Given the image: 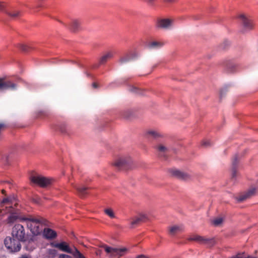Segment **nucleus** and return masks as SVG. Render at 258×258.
I'll list each match as a JSON object with an SVG mask.
<instances>
[{"mask_svg": "<svg viewBox=\"0 0 258 258\" xmlns=\"http://www.w3.org/2000/svg\"><path fill=\"white\" fill-rule=\"evenodd\" d=\"M189 241H195L201 244L212 245L214 241L213 239L206 238L198 235H194L188 238Z\"/></svg>", "mask_w": 258, "mask_h": 258, "instance_id": "9", "label": "nucleus"}, {"mask_svg": "<svg viewBox=\"0 0 258 258\" xmlns=\"http://www.w3.org/2000/svg\"><path fill=\"white\" fill-rule=\"evenodd\" d=\"M9 209H9V210H8V211H9V212H13V210H12L13 207H12V206H10L9 207Z\"/></svg>", "mask_w": 258, "mask_h": 258, "instance_id": "42", "label": "nucleus"}, {"mask_svg": "<svg viewBox=\"0 0 258 258\" xmlns=\"http://www.w3.org/2000/svg\"><path fill=\"white\" fill-rule=\"evenodd\" d=\"M113 56V53L111 51H109L105 53L100 57L99 60V64H104L107 61L108 59L112 58Z\"/></svg>", "mask_w": 258, "mask_h": 258, "instance_id": "19", "label": "nucleus"}, {"mask_svg": "<svg viewBox=\"0 0 258 258\" xmlns=\"http://www.w3.org/2000/svg\"><path fill=\"white\" fill-rule=\"evenodd\" d=\"M59 258H72V257L67 254H61L59 255Z\"/></svg>", "mask_w": 258, "mask_h": 258, "instance_id": "37", "label": "nucleus"}, {"mask_svg": "<svg viewBox=\"0 0 258 258\" xmlns=\"http://www.w3.org/2000/svg\"><path fill=\"white\" fill-rule=\"evenodd\" d=\"M130 91L131 92L135 93H139V89L136 87H132L130 88Z\"/></svg>", "mask_w": 258, "mask_h": 258, "instance_id": "35", "label": "nucleus"}, {"mask_svg": "<svg viewBox=\"0 0 258 258\" xmlns=\"http://www.w3.org/2000/svg\"><path fill=\"white\" fill-rule=\"evenodd\" d=\"M43 235L44 237L47 239H54L57 236L56 232L50 228H44Z\"/></svg>", "mask_w": 258, "mask_h": 258, "instance_id": "15", "label": "nucleus"}, {"mask_svg": "<svg viewBox=\"0 0 258 258\" xmlns=\"http://www.w3.org/2000/svg\"><path fill=\"white\" fill-rule=\"evenodd\" d=\"M93 87H94V88H97V84H96V83H94L93 84Z\"/></svg>", "mask_w": 258, "mask_h": 258, "instance_id": "43", "label": "nucleus"}, {"mask_svg": "<svg viewBox=\"0 0 258 258\" xmlns=\"http://www.w3.org/2000/svg\"><path fill=\"white\" fill-rule=\"evenodd\" d=\"M236 66L233 63H229L226 66V72L228 73H232L236 71Z\"/></svg>", "mask_w": 258, "mask_h": 258, "instance_id": "26", "label": "nucleus"}, {"mask_svg": "<svg viewBox=\"0 0 258 258\" xmlns=\"http://www.w3.org/2000/svg\"><path fill=\"white\" fill-rule=\"evenodd\" d=\"M155 1L156 0H144L145 3L151 6H154Z\"/></svg>", "mask_w": 258, "mask_h": 258, "instance_id": "34", "label": "nucleus"}, {"mask_svg": "<svg viewBox=\"0 0 258 258\" xmlns=\"http://www.w3.org/2000/svg\"><path fill=\"white\" fill-rule=\"evenodd\" d=\"M1 160L5 164L8 163V156L7 154L2 155Z\"/></svg>", "mask_w": 258, "mask_h": 258, "instance_id": "31", "label": "nucleus"}, {"mask_svg": "<svg viewBox=\"0 0 258 258\" xmlns=\"http://www.w3.org/2000/svg\"><path fill=\"white\" fill-rule=\"evenodd\" d=\"M238 162V156L235 155L232 159V177L234 178L236 177L237 174V166Z\"/></svg>", "mask_w": 258, "mask_h": 258, "instance_id": "18", "label": "nucleus"}, {"mask_svg": "<svg viewBox=\"0 0 258 258\" xmlns=\"http://www.w3.org/2000/svg\"><path fill=\"white\" fill-rule=\"evenodd\" d=\"M223 218H218L213 221V223L215 226H218L223 222Z\"/></svg>", "mask_w": 258, "mask_h": 258, "instance_id": "29", "label": "nucleus"}, {"mask_svg": "<svg viewBox=\"0 0 258 258\" xmlns=\"http://www.w3.org/2000/svg\"><path fill=\"white\" fill-rule=\"evenodd\" d=\"M21 241L13 237H7L4 241V243L7 248L12 252H18L21 248Z\"/></svg>", "mask_w": 258, "mask_h": 258, "instance_id": "3", "label": "nucleus"}, {"mask_svg": "<svg viewBox=\"0 0 258 258\" xmlns=\"http://www.w3.org/2000/svg\"><path fill=\"white\" fill-rule=\"evenodd\" d=\"M12 235L13 238L21 241H25L26 240L24 228L23 225L20 224H15L13 227Z\"/></svg>", "mask_w": 258, "mask_h": 258, "instance_id": "5", "label": "nucleus"}, {"mask_svg": "<svg viewBox=\"0 0 258 258\" xmlns=\"http://www.w3.org/2000/svg\"><path fill=\"white\" fill-rule=\"evenodd\" d=\"M147 136L148 138L157 139L162 137L161 133L157 131L150 130L147 132Z\"/></svg>", "mask_w": 258, "mask_h": 258, "instance_id": "20", "label": "nucleus"}, {"mask_svg": "<svg viewBox=\"0 0 258 258\" xmlns=\"http://www.w3.org/2000/svg\"><path fill=\"white\" fill-rule=\"evenodd\" d=\"M244 257H245V256L244 255V253H239L231 257L230 258H244Z\"/></svg>", "mask_w": 258, "mask_h": 258, "instance_id": "33", "label": "nucleus"}, {"mask_svg": "<svg viewBox=\"0 0 258 258\" xmlns=\"http://www.w3.org/2000/svg\"><path fill=\"white\" fill-rule=\"evenodd\" d=\"M17 88V85L15 83L7 80L4 78H0V90H10L11 91L16 90Z\"/></svg>", "mask_w": 258, "mask_h": 258, "instance_id": "8", "label": "nucleus"}, {"mask_svg": "<svg viewBox=\"0 0 258 258\" xmlns=\"http://www.w3.org/2000/svg\"><path fill=\"white\" fill-rule=\"evenodd\" d=\"M165 2H168V3H174L175 2L176 0H164Z\"/></svg>", "mask_w": 258, "mask_h": 258, "instance_id": "41", "label": "nucleus"}, {"mask_svg": "<svg viewBox=\"0 0 258 258\" xmlns=\"http://www.w3.org/2000/svg\"><path fill=\"white\" fill-rule=\"evenodd\" d=\"M77 257L76 258H85L80 252H76Z\"/></svg>", "mask_w": 258, "mask_h": 258, "instance_id": "38", "label": "nucleus"}, {"mask_svg": "<svg viewBox=\"0 0 258 258\" xmlns=\"http://www.w3.org/2000/svg\"><path fill=\"white\" fill-rule=\"evenodd\" d=\"M5 8V5L4 3L0 2V11H2Z\"/></svg>", "mask_w": 258, "mask_h": 258, "instance_id": "39", "label": "nucleus"}, {"mask_svg": "<svg viewBox=\"0 0 258 258\" xmlns=\"http://www.w3.org/2000/svg\"><path fill=\"white\" fill-rule=\"evenodd\" d=\"M30 180L32 184L38 185L42 187L47 186L51 182L50 179L38 174L31 175Z\"/></svg>", "mask_w": 258, "mask_h": 258, "instance_id": "6", "label": "nucleus"}, {"mask_svg": "<svg viewBox=\"0 0 258 258\" xmlns=\"http://www.w3.org/2000/svg\"><path fill=\"white\" fill-rule=\"evenodd\" d=\"M169 172L172 175L180 179L186 180L189 177L187 174L176 169H171Z\"/></svg>", "mask_w": 258, "mask_h": 258, "instance_id": "11", "label": "nucleus"}, {"mask_svg": "<svg viewBox=\"0 0 258 258\" xmlns=\"http://www.w3.org/2000/svg\"><path fill=\"white\" fill-rule=\"evenodd\" d=\"M133 162L130 157H121L118 158L113 165L119 169H129L131 168Z\"/></svg>", "mask_w": 258, "mask_h": 258, "instance_id": "4", "label": "nucleus"}, {"mask_svg": "<svg viewBox=\"0 0 258 258\" xmlns=\"http://www.w3.org/2000/svg\"><path fill=\"white\" fill-rule=\"evenodd\" d=\"M80 23L79 21L75 20H73L70 25V29L73 31H76L78 30Z\"/></svg>", "mask_w": 258, "mask_h": 258, "instance_id": "23", "label": "nucleus"}, {"mask_svg": "<svg viewBox=\"0 0 258 258\" xmlns=\"http://www.w3.org/2000/svg\"><path fill=\"white\" fill-rule=\"evenodd\" d=\"M13 199L12 198H10V197L4 198L3 200V201H2V202L1 203V206L3 207L4 204H5L12 205L13 204Z\"/></svg>", "mask_w": 258, "mask_h": 258, "instance_id": "28", "label": "nucleus"}, {"mask_svg": "<svg viewBox=\"0 0 258 258\" xmlns=\"http://www.w3.org/2000/svg\"><path fill=\"white\" fill-rule=\"evenodd\" d=\"M104 213L109 216L110 218H115V216L113 211L110 209L108 208L104 210Z\"/></svg>", "mask_w": 258, "mask_h": 258, "instance_id": "27", "label": "nucleus"}, {"mask_svg": "<svg viewBox=\"0 0 258 258\" xmlns=\"http://www.w3.org/2000/svg\"><path fill=\"white\" fill-rule=\"evenodd\" d=\"M171 24V21L168 19H158L156 22V27L159 28L167 29Z\"/></svg>", "mask_w": 258, "mask_h": 258, "instance_id": "12", "label": "nucleus"}, {"mask_svg": "<svg viewBox=\"0 0 258 258\" xmlns=\"http://www.w3.org/2000/svg\"><path fill=\"white\" fill-rule=\"evenodd\" d=\"M7 15L12 19H16L21 15V13L18 11H11L7 12Z\"/></svg>", "mask_w": 258, "mask_h": 258, "instance_id": "24", "label": "nucleus"}, {"mask_svg": "<svg viewBox=\"0 0 258 258\" xmlns=\"http://www.w3.org/2000/svg\"><path fill=\"white\" fill-rule=\"evenodd\" d=\"M255 192V188H251L248 190L246 192L241 194L240 195L236 197L235 199L239 203H241L246 200V199L250 198L253 196Z\"/></svg>", "mask_w": 258, "mask_h": 258, "instance_id": "10", "label": "nucleus"}, {"mask_svg": "<svg viewBox=\"0 0 258 258\" xmlns=\"http://www.w3.org/2000/svg\"><path fill=\"white\" fill-rule=\"evenodd\" d=\"M71 184L75 188L77 192L78 195L81 197H84L87 194V189L88 188L86 186H81L79 187L74 184L73 183H71Z\"/></svg>", "mask_w": 258, "mask_h": 258, "instance_id": "17", "label": "nucleus"}, {"mask_svg": "<svg viewBox=\"0 0 258 258\" xmlns=\"http://www.w3.org/2000/svg\"><path fill=\"white\" fill-rule=\"evenodd\" d=\"M183 230V227L182 225H174L169 228V233L171 236H174Z\"/></svg>", "mask_w": 258, "mask_h": 258, "instance_id": "16", "label": "nucleus"}, {"mask_svg": "<svg viewBox=\"0 0 258 258\" xmlns=\"http://www.w3.org/2000/svg\"><path fill=\"white\" fill-rule=\"evenodd\" d=\"M23 220L27 222V226L33 235H39L43 231V225L45 224V221L44 219L26 218Z\"/></svg>", "mask_w": 258, "mask_h": 258, "instance_id": "1", "label": "nucleus"}, {"mask_svg": "<svg viewBox=\"0 0 258 258\" xmlns=\"http://www.w3.org/2000/svg\"><path fill=\"white\" fill-rule=\"evenodd\" d=\"M244 28L247 30H251L253 28V23L251 20L245 17L243 15L240 16Z\"/></svg>", "mask_w": 258, "mask_h": 258, "instance_id": "14", "label": "nucleus"}, {"mask_svg": "<svg viewBox=\"0 0 258 258\" xmlns=\"http://www.w3.org/2000/svg\"><path fill=\"white\" fill-rule=\"evenodd\" d=\"M17 219L16 216H10L8 218L9 222H13L16 219Z\"/></svg>", "mask_w": 258, "mask_h": 258, "instance_id": "36", "label": "nucleus"}, {"mask_svg": "<svg viewBox=\"0 0 258 258\" xmlns=\"http://www.w3.org/2000/svg\"><path fill=\"white\" fill-rule=\"evenodd\" d=\"M129 117V116H128V115H124V117L127 118V117Z\"/></svg>", "mask_w": 258, "mask_h": 258, "instance_id": "45", "label": "nucleus"}, {"mask_svg": "<svg viewBox=\"0 0 258 258\" xmlns=\"http://www.w3.org/2000/svg\"><path fill=\"white\" fill-rule=\"evenodd\" d=\"M19 258H32L29 255L24 254L21 255Z\"/></svg>", "mask_w": 258, "mask_h": 258, "instance_id": "40", "label": "nucleus"}, {"mask_svg": "<svg viewBox=\"0 0 258 258\" xmlns=\"http://www.w3.org/2000/svg\"><path fill=\"white\" fill-rule=\"evenodd\" d=\"M53 246L58 248L62 251L73 254L75 258L77 257L76 252H80L75 247H74L73 249L71 248L69 245L65 242L53 244Z\"/></svg>", "mask_w": 258, "mask_h": 258, "instance_id": "7", "label": "nucleus"}, {"mask_svg": "<svg viewBox=\"0 0 258 258\" xmlns=\"http://www.w3.org/2000/svg\"><path fill=\"white\" fill-rule=\"evenodd\" d=\"M1 191H2V193L3 194H4V195H6V190H5V189H2Z\"/></svg>", "mask_w": 258, "mask_h": 258, "instance_id": "44", "label": "nucleus"}, {"mask_svg": "<svg viewBox=\"0 0 258 258\" xmlns=\"http://www.w3.org/2000/svg\"><path fill=\"white\" fill-rule=\"evenodd\" d=\"M156 149L163 156H164L169 151V149L162 144L157 145L156 146Z\"/></svg>", "mask_w": 258, "mask_h": 258, "instance_id": "21", "label": "nucleus"}, {"mask_svg": "<svg viewBox=\"0 0 258 258\" xmlns=\"http://www.w3.org/2000/svg\"><path fill=\"white\" fill-rule=\"evenodd\" d=\"M163 45L164 43L162 42L154 41L149 43L148 47L151 49H156L161 47Z\"/></svg>", "mask_w": 258, "mask_h": 258, "instance_id": "22", "label": "nucleus"}, {"mask_svg": "<svg viewBox=\"0 0 258 258\" xmlns=\"http://www.w3.org/2000/svg\"><path fill=\"white\" fill-rule=\"evenodd\" d=\"M147 219V216L144 214H141L133 219L131 222L132 227L133 228L142 222H145Z\"/></svg>", "mask_w": 258, "mask_h": 258, "instance_id": "13", "label": "nucleus"}, {"mask_svg": "<svg viewBox=\"0 0 258 258\" xmlns=\"http://www.w3.org/2000/svg\"><path fill=\"white\" fill-rule=\"evenodd\" d=\"M132 57L130 54H126V55L121 57L119 60L120 64H123L126 63L131 60H132Z\"/></svg>", "mask_w": 258, "mask_h": 258, "instance_id": "25", "label": "nucleus"}, {"mask_svg": "<svg viewBox=\"0 0 258 258\" xmlns=\"http://www.w3.org/2000/svg\"><path fill=\"white\" fill-rule=\"evenodd\" d=\"M20 48L24 52H27L28 51H29V46H28V45H26V44H20Z\"/></svg>", "mask_w": 258, "mask_h": 258, "instance_id": "30", "label": "nucleus"}, {"mask_svg": "<svg viewBox=\"0 0 258 258\" xmlns=\"http://www.w3.org/2000/svg\"><path fill=\"white\" fill-rule=\"evenodd\" d=\"M211 145V143L209 141H203L202 142V146L204 147H207Z\"/></svg>", "mask_w": 258, "mask_h": 258, "instance_id": "32", "label": "nucleus"}, {"mask_svg": "<svg viewBox=\"0 0 258 258\" xmlns=\"http://www.w3.org/2000/svg\"><path fill=\"white\" fill-rule=\"evenodd\" d=\"M102 247L111 258H119L123 255L127 251V249L125 248L110 247L105 244L103 245Z\"/></svg>", "mask_w": 258, "mask_h": 258, "instance_id": "2", "label": "nucleus"}]
</instances>
